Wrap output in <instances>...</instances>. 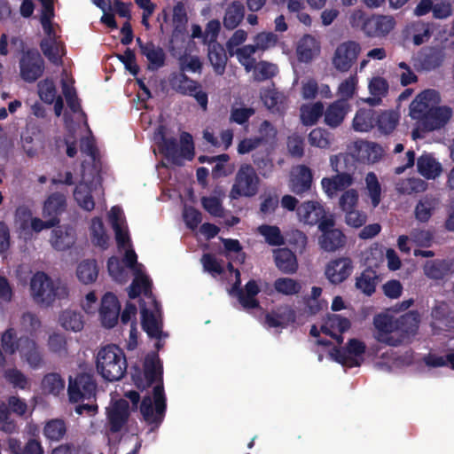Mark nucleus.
<instances>
[{
  "label": "nucleus",
  "instance_id": "obj_2",
  "mask_svg": "<svg viewBox=\"0 0 454 454\" xmlns=\"http://www.w3.org/2000/svg\"><path fill=\"white\" fill-rule=\"evenodd\" d=\"M96 367L105 380H120L127 372L124 351L115 344H108L101 348L97 355Z\"/></svg>",
  "mask_w": 454,
  "mask_h": 454
},
{
  "label": "nucleus",
  "instance_id": "obj_37",
  "mask_svg": "<svg viewBox=\"0 0 454 454\" xmlns=\"http://www.w3.org/2000/svg\"><path fill=\"white\" fill-rule=\"evenodd\" d=\"M172 20L174 25L172 36L177 37L184 35L186 33L188 17L184 4L182 2H178L174 5Z\"/></svg>",
  "mask_w": 454,
  "mask_h": 454
},
{
  "label": "nucleus",
  "instance_id": "obj_32",
  "mask_svg": "<svg viewBox=\"0 0 454 454\" xmlns=\"http://www.w3.org/2000/svg\"><path fill=\"white\" fill-rule=\"evenodd\" d=\"M321 248L326 252H335L346 244V236L337 229L321 234L319 238Z\"/></svg>",
  "mask_w": 454,
  "mask_h": 454
},
{
  "label": "nucleus",
  "instance_id": "obj_60",
  "mask_svg": "<svg viewBox=\"0 0 454 454\" xmlns=\"http://www.w3.org/2000/svg\"><path fill=\"white\" fill-rule=\"evenodd\" d=\"M257 51V48L254 44L244 45L241 48H238L234 54L241 65H243L247 71H250L252 65L254 62V59L252 56Z\"/></svg>",
  "mask_w": 454,
  "mask_h": 454
},
{
  "label": "nucleus",
  "instance_id": "obj_25",
  "mask_svg": "<svg viewBox=\"0 0 454 454\" xmlns=\"http://www.w3.org/2000/svg\"><path fill=\"white\" fill-rule=\"evenodd\" d=\"M312 181L311 169L306 165H300L291 178V191L297 195H301L310 190Z\"/></svg>",
  "mask_w": 454,
  "mask_h": 454
},
{
  "label": "nucleus",
  "instance_id": "obj_21",
  "mask_svg": "<svg viewBox=\"0 0 454 454\" xmlns=\"http://www.w3.org/2000/svg\"><path fill=\"white\" fill-rule=\"evenodd\" d=\"M427 278L434 280H442L453 272V262L447 259H434L427 261L423 266Z\"/></svg>",
  "mask_w": 454,
  "mask_h": 454
},
{
  "label": "nucleus",
  "instance_id": "obj_29",
  "mask_svg": "<svg viewBox=\"0 0 454 454\" xmlns=\"http://www.w3.org/2000/svg\"><path fill=\"white\" fill-rule=\"evenodd\" d=\"M417 168L418 172L427 179H434L442 170L441 164L428 153H423L418 158Z\"/></svg>",
  "mask_w": 454,
  "mask_h": 454
},
{
  "label": "nucleus",
  "instance_id": "obj_58",
  "mask_svg": "<svg viewBox=\"0 0 454 454\" xmlns=\"http://www.w3.org/2000/svg\"><path fill=\"white\" fill-rule=\"evenodd\" d=\"M134 278L138 279V285H139L144 295L147 298L152 299L155 311H157V312L160 311V304L156 300L154 295L153 294V292H152V285L153 284H152V281L149 278V277L146 276L145 274L140 272L139 270H137Z\"/></svg>",
  "mask_w": 454,
  "mask_h": 454
},
{
  "label": "nucleus",
  "instance_id": "obj_17",
  "mask_svg": "<svg viewBox=\"0 0 454 454\" xmlns=\"http://www.w3.org/2000/svg\"><path fill=\"white\" fill-rule=\"evenodd\" d=\"M383 149L377 143L358 141L355 144L354 154H348L350 157L349 162H353L354 159L364 164L375 163L379 161L382 156Z\"/></svg>",
  "mask_w": 454,
  "mask_h": 454
},
{
  "label": "nucleus",
  "instance_id": "obj_54",
  "mask_svg": "<svg viewBox=\"0 0 454 454\" xmlns=\"http://www.w3.org/2000/svg\"><path fill=\"white\" fill-rule=\"evenodd\" d=\"M366 189L373 207L379 206L381 200V185L375 173L369 172L365 176Z\"/></svg>",
  "mask_w": 454,
  "mask_h": 454
},
{
  "label": "nucleus",
  "instance_id": "obj_41",
  "mask_svg": "<svg viewBox=\"0 0 454 454\" xmlns=\"http://www.w3.org/2000/svg\"><path fill=\"white\" fill-rule=\"evenodd\" d=\"M434 94L435 91L434 90H426L418 96L419 100L413 101L410 107L412 119H417L419 121H421V118H423V115L429 109L427 101H429Z\"/></svg>",
  "mask_w": 454,
  "mask_h": 454
},
{
  "label": "nucleus",
  "instance_id": "obj_18",
  "mask_svg": "<svg viewBox=\"0 0 454 454\" xmlns=\"http://www.w3.org/2000/svg\"><path fill=\"white\" fill-rule=\"evenodd\" d=\"M120 310L119 301L113 293H106L101 300L99 314L102 325L106 328H113L118 321V314Z\"/></svg>",
  "mask_w": 454,
  "mask_h": 454
},
{
  "label": "nucleus",
  "instance_id": "obj_1",
  "mask_svg": "<svg viewBox=\"0 0 454 454\" xmlns=\"http://www.w3.org/2000/svg\"><path fill=\"white\" fill-rule=\"evenodd\" d=\"M132 380L135 386L141 391L147 389L153 384V398L150 395L143 397L140 403V395L135 390L125 393V397L131 402L132 411H139L144 421L151 426L150 432L158 429L164 420L167 411V398L163 387V366L155 352L147 354L143 364V372L138 368L132 373Z\"/></svg>",
  "mask_w": 454,
  "mask_h": 454
},
{
  "label": "nucleus",
  "instance_id": "obj_50",
  "mask_svg": "<svg viewBox=\"0 0 454 454\" xmlns=\"http://www.w3.org/2000/svg\"><path fill=\"white\" fill-rule=\"evenodd\" d=\"M2 349L8 355H14L20 348V338L14 328H7L0 336Z\"/></svg>",
  "mask_w": 454,
  "mask_h": 454
},
{
  "label": "nucleus",
  "instance_id": "obj_51",
  "mask_svg": "<svg viewBox=\"0 0 454 454\" xmlns=\"http://www.w3.org/2000/svg\"><path fill=\"white\" fill-rule=\"evenodd\" d=\"M67 427L63 419H51L48 421L43 428L44 436L51 441H59L66 434Z\"/></svg>",
  "mask_w": 454,
  "mask_h": 454
},
{
  "label": "nucleus",
  "instance_id": "obj_42",
  "mask_svg": "<svg viewBox=\"0 0 454 454\" xmlns=\"http://www.w3.org/2000/svg\"><path fill=\"white\" fill-rule=\"evenodd\" d=\"M65 388V380L57 372L47 373L42 380V389L46 394L59 395Z\"/></svg>",
  "mask_w": 454,
  "mask_h": 454
},
{
  "label": "nucleus",
  "instance_id": "obj_38",
  "mask_svg": "<svg viewBox=\"0 0 454 454\" xmlns=\"http://www.w3.org/2000/svg\"><path fill=\"white\" fill-rule=\"evenodd\" d=\"M352 125L356 131H370L375 126V113L372 110H358L353 119Z\"/></svg>",
  "mask_w": 454,
  "mask_h": 454
},
{
  "label": "nucleus",
  "instance_id": "obj_31",
  "mask_svg": "<svg viewBox=\"0 0 454 454\" xmlns=\"http://www.w3.org/2000/svg\"><path fill=\"white\" fill-rule=\"evenodd\" d=\"M142 55L148 60L149 70L155 71L165 66V51L161 47L156 46L152 41L148 42V45L144 47Z\"/></svg>",
  "mask_w": 454,
  "mask_h": 454
},
{
  "label": "nucleus",
  "instance_id": "obj_63",
  "mask_svg": "<svg viewBox=\"0 0 454 454\" xmlns=\"http://www.w3.org/2000/svg\"><path fill=\"white\" fill-rule=\"evenodd\" d=\"M117 58L132 75L136 76L139 73L136 54L130 48H127L123 54H118Z\"/></svg>",
  "mask_w": 454,
  "mask_h": 454
},
{
  "label": "nucleus",
  "instance_id": "obj_39",
  "mask_svg": "<svg viewBox=\"0 0 454 454\" xmlns=\"http://www.w3.org/2000/svg\"><path fill=\"white\" fill-rule=\"evenodd\" d=\"M90 239L94 246L103 250L108 247L109 238L106 233L103 221L99 217H94L91 220Z\"/></svg>",
  "mask_w": 454,
  "mask_h": 454
},
{
  "label": "nucleus",
  "instance_id": "obj_4",
  "mask_svg": "<svg viewBox=\"0 0 454 454\" xmlns=\"http://www.w3.org/2000/svg\"><path fill=\"white\" fill-rule=\"evenodd\" d=\"M349 160L350 157L343 153L331 156V167L337 175L321 180L322 188L328 197L333 198L338 192H345L354 183L353 174L347 167Z\"/></svg>",
  "mask_w": 454,
  "mask_h": 454
},
{
  "label": "nucleus",
  "instance_id": "obj_10",
  "mask_svg": "<svg viewBox=\"0 0 454 454\" xmlns=\"http://www.w3.org/2000/svg\"><path fill=\"white\" fill-rule=\"evenodd\" d=\"M365 350L366 346L363 341L357 339H350L346 348H341L334 347L331 352V356H333L336 362L342 365L356 367L360 365L356 357L362 356L365 353Z\"/></svg>",
  "mask_w": 454,
  "mask_h": 454
},
{
  "label": "nucleus",
  "instance_id": "obj_61",
  "mask_svg": "<svg viewBox=\"0 0 454 454\" xmlns=\"http://www.w3.org/2000/svg\"><path fill=\"white\" fill-rule=\"evenodd\" d=\"M203 269L212 277H216L224 273V268L213 254H204L200 259Z\"/></svg>",
  "mask_w": 454,
  "mask_h": 454
},
{
  "label": "nucleus",
  "instance_id": "obj_24",
  "mask_svg": "<svg viewBox=\"0 0 454 454\" xmlns=\"http://www.w3.org/2000/svg\"><path fill=\"white\" fill-rule=\"evenodd\" d=\"M276 267L285 274H294L298 269L297 258L291 249L283 247L273 250Z\"/></svg>",
  "mask_w": 454,
  "mask_h": 454
},
{
  "label": "nucleus",
  "instance_id": "obj_11",
  "mask_svg": "<svg viewBox=\"0 0 454 454\" xmlns=\"http://www.w3.org/2000/svg\"><path fill=\"white\" fill-rule=\"evenodd\" d=\"M360 51L359 43L354 41L340 43L333 58L334 67L340 72H348L356 61Z\"/></svg>",
  "mask_w": 454,
  "mask_h": 454
},
{
  "label": "nucleus",
  "instance_id": "obj_56",
  "mask_svg": "<svg viewBox=\"0 0 454 454\" xmlns=\"http://www.w3.org/2000/svg\"><path fill=\"white\" fill-rule=\"evenodd\" d=\"M38 94L42 101L51 105L57 98L56 86L51 79L46 78L37 84Z\"/></svg>",
  "mask_w": 454,
  "mask_h": 454
},
{
  "label": "nucleus",
  "instance_id": "obj_62",
  "mask_svg": "<svg viewBox=\"0 0 454 454\" xmlns=\"http://www.w3.org/2000/svg\"><path fill=\"white\" fill-rule=\"evenodd\" d=\"M278 73V67L267 61H260L254 68V79L258 82L266 81L274 77Z\"/></svg>",
  "mask_w": 454,
  "mask_h": 454
},
{
  "label": "nucleus",
  "instance_id": "obj_14",
  "mask_svg": "<svg viewBox=\"0 0 454 454\" xmlns=\"http://www.w3.org/2000/svg\"><path fill=\"white\" fill-rule=\"evenodd\" d=\"M20 358L25 361L30 368L36 370L43 364V354L37 342L28 337H20V348L18 349Z\"/></svg>",
  "mask_w": 454,
  "mask_h": 454
},
{
  "label": "nucleus",
  "instance_id": "obj_40",
  "mask_svg": "<svg viewBox=\"0 0 454 454\" xmlns=\"http://www.w3.org/2000/svg\"><path fill=\"white\" fill-rule=\"evenodd\" d=\"M40 49L48 60L56 65L62 64V57L59 53V43L56 38H43L40 42Z\"/></svg>",
  "mask_w": 454,
  "mask_h": 454
},
{
  "label": "nucleus",
  "instance_id": "obj_46",
  "mask_svg": "<svg viewBox=\"0 0 454 454\" xmlns=\"http://www.w3.org/2000/svg\"><path fill=\"white\" fill-rule=\"evenodd\" d=\"M295 321V312L292 309H286L285 313H267L265 324L270 328L285 327L289 322Z\"/></svg>",
  "mask_w": 454,
  "mask_h": 454
},
{
  "label": "nucleus",
  "instance_id": "obj_57",
  "mask_svg": "<svg viewBox=\"0 0 454 454\" xmlns=\"http://www.w3.org/2000/svg\"><path fill=\"white\" fill-rule=\"evenodd\" d=\"M310 145L318 148H328L331 145V133L322 128H316L309 134Z\"/></svg>",
  "mask_w": 454,
  "mask_h": 454
},
{
  "label": "nucleus",
  "instance_id": "obj_48",
  "mask_svg": "<svg viewBox=\"0 0 454 454\" xmlns=\"http://www.w3.org/2000/svg\"><path fill=\"white\" fill-rule=\"evenodd\" d=\"M18 430V423L12 416L8 405H5V402L0 401V431L12 434Z\"/></svg>",
  "mask_w": 454,
  "mask_h": 454
},
{
  "label": "nucleus",
  "instance_id": "obj_19",
  "mask_svg": "<svg viewBox=\"0 0 454 454\" xmlns=\"http://www.w3.org/2000/svg\"><path fill=\"white\" fill-rule=\"evenodd\" d=\"M395 20L392 16L372 15L365 24L364 34L371 37H380L389 34L395 27Z\"/></svg>",
  "mask_w": 454,
  "mask_h": 454
},
{
  "label": "nucleus",
  "instance_id": "obj_9",
  "mask_svg": "<svg viewBox=\"0 0 454 454\" xmlns=\"http://www.w3.org/2000/svg\"><path fill=\"white\" fill-rule=\"evenodd\" d=\"M20 75L27 82L37 81L44 73L45 62L36 49L24 51L19 61Z\"/></svg>",
  "mask_w": 454,
  "mask_h": 454
},
{
  "label": "nucleus",
  "instance_id": "obj_59",
  "mask_svg": "<svg viewBox=\"0 0 454 454\" xmlns=\"http://www.w3.org/2000/svg\"><path fill=\"white\" fill-rule=\"evenodd\" d=\"M4 377L13 387L26 389L28 387L27 376L17 368H11L4 371Z\"/></svg>",
  "mask_w": 454,
  "mask_h": 454
},
{
  "label": "nucleus",
  "instance_id": "obj_23",
  "mask_svg": "<svg viewBox=\"0 0 454 454\" xmlns=\"http://www.w3.org/2000/svg\"><path fill=\"white\" fill-rule=\"evenodd\" d=\"M75 231L71 226H59L51 232V247L58 251L69 249L75 242Z\"/></svg>",
  "mask_w": 454,
  "mask_h": 454
},
{
  "label": "nucleus",
  "instance_id": "obj_7",
  "mask_svg": "<svg viewBox=\"0 0 454 454\" xmlns=\"http://www.w3.org/2000/svg\"><path fill=\"white\" fill-rule=\"evenodd\" d=\"M169 85L178 94L193 97L202 109L206 110L208 103L207 92L201 90V85L188 77L184 73H172L168 78Z\"/></svg>",
  "mask_w": 454,
  "mask_h": 454
},
{
  "label": "nucleus",
  "instance_id": "obj_15",
  "mask_svg": "<svg viewBox=\"0 0 454 454\" xmlns=\"http://www.w3.org/2000/svg\"><path fill=\"white\" fill-rule=\"evenodd\" d=\"M354 269L353 262L348 257H340L331 260L325 266V274L333 285L344 282L351 275Z\"/></svg>",
  "mask_w": 454,
  "mask_h": 454
},
{
  "label": "nucleus",
  "instance_id": "obj_12",
  "mask_svg": "<svg viewBox=\"0 0 454 454\" xmlns=\"http://www.w3.org/2000/svg\"><path fill=\"white\" fill-rule=\"evenodd\" d=\"M130 416L129 403L125 399L115 401L113 405L106 411V419L109 431L116 434L121 431L127 424Z\"/></svg>",
  "mask_w": 454,
  "mask_h": 454
},
{
  "label": "nucleus",
  "instance_id": "obj_30",
  "mask_svg": "<svg viewBox=\"0 0 454 454\" xmlns=\"http://www.w3.org/2000/svg\"><path fill=\"white\" fill-rule=\"evenodd\" d=\"M245 6L240 1H233L228 5L223 16V26L226 29H235L244 20Z\"/></svg>",
  "mask_w": 454,
  "mask_h": 454
},
{
  "label": "nucleus",
  "instance_id": "obj_26",
  "mask_svg": "<svg viewBox=\"0 0 454 454\" xmlns=\"http://www.w3.org/2000/svg\"><path fill=\"white\" fill-rule=\"evenodd\" d=\"M66 197L59 193H51L44 201L43 207V216L44 218L59 220V215L66 210Z\"/></svg>",
  "mask_w": 454,
  "mask_h": 454
},
{
  "label": "nucleus",
  "instance_id": "obj_28",
  "mask_svg": "<svg viewBox=\"0 0 454 454\" xmlns=\"http://www.w3.org/2000/svg\"><path fill=\"white\" fill-rule=\"evenodd\" d=\"M260 293V287L254 279H250L245 285V290L241 289L237 295L238 300L245 309L260 308V302L256 295Z\"/></svg>",
  "mask_w": 454,
  "mask_h": 454
},
{
  "label": "nucleus",
  "instance_id": "obj_35",
  "mask_svg": "<svg viewBox=\"0 0 454 454\" xmlns=\"http://www.w3.org/2000/svg\"><path fill=\"white\" fill-rule=\"evenodd\" d=\"M98 275V269L94 259L83 260L77 266L76 276L85 285L93 283L97 279Z\"/></svg>",
  "mask_w": 454,
  "mask_h": 454
},
{
  "label": "nucleus",
  "instance_id": "obj_6",
  "mask_svg": "<svg viewBox=\"0 0 454 454\" xmlns=\"http://www.w3.org/2000/svg\"><path fill=\"white\" fill-rule=\"evenodd\" d=\"M260 179L250 164H243L239 168L230 197L237 200L239 197H253L258 192Z\"/></svg>",
  "mask_w": 454,
  "mask_h": 454
},
{
  "label": "nucleus",
  "instance_id": "obj_22",
  "mask_svg": "<svg viewBox=\"0 0 454 454\" xmlns=\"http://www.w3.org/2000/svg\"><path fill=\"white\" fill-rule=\"evenodd\" d=\"M380 281V277L378 272L372 267H367L356 278L355 286L363 294L371 297L375 293Z\"/></svg>",
  "mask_w": 454,
  "mask_h": 454
},
{
  "label": "nucleus",
  "instance_id": "obj_53",
  "mask_svg": "<svg viewBox=\"0 0 454 454\" xmlns=\"http://www.w3.org/2000/svg\"><path fill=\"white\" fill-rule=\"evenodd\" d=\"M258 231L270 246L278 247L285 244L280 229L276 225L262 224L258 227Z\"/></svg>",
  "mask_w": 454,
  "mask_h": 454
},
{
  "label": "nucleus",
  "instance_id": "obj_52",
  "mask_svg": "<svg viewBox=\"0 0 454 454\" xmlns=\"http://www.w3.org/2000/svg\"><path fill=\"white\" fill-rule=\"evenodd\" d=\"M274 289L284 295H295L301 290V285L290 278H278L274 281Z\"/></svg>",
  "mask_w": 454,
  "mask_h": 454
},
{
  "label": "nucleus",
  "instance_id": "obj_64",
  "mask_svg": "<svg viewBox=\"0 0 454 454\" xmlns=\"http://www.w3.org/2000/svg\"><path fill=\"white\" fill-rule=\"evenodd\" d=\"M288 243L294 250V253L302 254L308 244V237L303 231L294 230L289 234Z\"/></svg>",
  "mask_w": 454,
  "mask_h": 454
},
{
  "label": "nucleus",
  "instance_id": "obj_33",
  "mask_svg": "<svg viewBox=\"0 0 454 454\" xmlns=\"http://www.w3.org/2000/svg\"><path fill=\"white\" fill-rule=\"evenodd\" d=\"M324 104L321 101L304 104L300 108L301 121L305 126H313L324 116Z\"/></svg>",
  "mask_w": 454,
  "mask_h": 454
},
{
  "label": "nucleus",
  "instance_id": "obj_3",
  "mask_svg": "<svg viewBox=\"0 0 454 454\" xmlns=\"http://www.w3.org/2000/svg\"><path fill=\"white\" fill-rule=\"evenodd\" d=\"M30 293L34 301L41 307H49L56 299L68 296L67 287L59 282L55 283L43 271H37L31 278Z\"/></svg>",
  "mask_w": 454,
  "mask_h": 454
},
{
  "label": "nucleus",
  "instance_id": "obj_16",
  "mask_svg": "<svg viewBox=\"0 0 454 454\" xmlns=\"http://www.w3.org/2000/svg\"><path fill=\"white\" fill-rule=\"evenodd\" d=\"M350 111L349 102L345 98H339L324 108V123L330 129H337L342 125Z\"/></svg>",
  "mask_w": 454,
  "mask_h": 454
},
{
  "label": "nucleus",
  "instance_id": "obj_27",
  "mask_svg": "<svg viewBox=\"0 0 454 454\" xmlns=\"http://www.w3.org/2000/svg\"><path fill=\"white\" fill-rule=\"evenodd\" d=\"M207 56L215 73L218 75L223 74L228 59L225 49L215 39L208 44Z\"/></svg>",
  "mask_w": 454,
  "mask_h": 454
},
{
  "label": "nucleus",
  "instance_id": "obj_43",
  "mask_svg": "<svg viewBox=\"0 0 454 454\" xmlns=\"http://www.w3.org/2000/svg\"><path fill=\"white\" fill-rule=\"evenodd\" d=\"M399 121V115L394 111H384L375 117V124L384 134L391 133Z\"/></svg>",
  "mask_w": 454,
  "mask_h": 454
},
{
  "label": "nucleus",
  "instance_id": "obj_20",
  "mask_svg": "<svg viewBox=\"0 0 454 454\" xmlns=\"http://www.w3.org/2000/svg\"><path fill=\"white\" fill-rule=\"evenodd\" d=\"M325 214L324 207L317 201H305L297 207L300 221L311 226L316 225Z\"/></svg>",
  "mask_w": 454,
  "mask_h": 454
},
{
  "label": "nucleus",
  "instance_id": "obj_34",
  "mask_svg": "<svg viewBox=\"0 0 454 454\" xmlns=\"http://www.w3.org/2000/svg\"><path fill=\"white\" fill-rule=\"evenodd\" d=\"M438 205V200L433 196H425L416 205L415 207V217L421 223H427L433 215L436 207Z\"/></svg>",
  "mask_w": 454,
  "mask_h": 454
},
{
  "label": "nucleus",
  "instance_id": "obj_49",
  "mask_svg": "<svg viewBox=\"0 0 454 454\" xmlns=\"http://www.w3.org/2000/svg\"><path fill=\"white\" fill-rule=\"evenodd\" d=\"M316 41L311 35H304L297 47L298 58L302 62H309L316 54Z\"/></svg>",
  "mask_w": 454,
  "mask_h": 454
},
{
  "label": "nucleus",
  "instance_id": "obj_5",
  "mask_svg": "<svg viewBox=\"0 0 454 454\" xmlns=\"http://www.w3.org/2000/svg\"><path fill=\"white\" fill-rule=\"evenodd\" d=\"M182 145L179 147L176 138L161 136V143L159 145L160 153L166 160L176 166H183L184 160H192L194 157V145L192 137L183 132L181 135Z\"/></svg>",
  "mask_w": 454,
  "mask_h": 454
},
{
  "label": "nucleus",
  "instance_id": "obj_8",
  "mask_svg": "<svg viewBox=\"0 0 454 454\" xmlns=\"http://www.w3.org/2000/svg\"><path fill=\"white\" fill-rule=\"evenodd\" d=\"M97 383L90 373H77L74 378L69 377L67 393L71 403L96 398Z\"/></svg>",
  "mask_w": 454,
  "mask_h": 454
},
{
  "label": "nucleus",
  "instance_id": "obj_45",
  "mask_svg": "<svg viewBox=\"0 0 454 454\" xmlns=\"http://www.w3.org/2000/svg\"><path fill=\"white\" fill-rule=\"evenodd\" d=\"M408 33L411 35L412 42L417 46L427 42L432 34L429 23L421 21L413 22L410 26Z\"/></svg>",
  "mask_w": 454,
  "mask_h": 454
},
{
  "label": "nucleus",
  "instance_id": "obj_36",
  "mask_svg": "<svg viewBox=\"0 0 454 454\" xmlns=\"http://www.w3.org/2000/svg\"><path fill=\"white\" fill-rule=\"evenodd\" d=\"M141 325L149 337L156 339L160 337L161 327L153 312L145 307L141 308Z\"/></svg>",
  "mask_w": 454,
  "mask_h": 454
},
{
  "label": "nucleus",
  "instance_id": "obj_13",
  "mask_svg": "<svg viewBox=\"0 0 454 454\" xmlns=\"http://www.w3.org/2000/svg\"><path fill=\"white\" fill-rule=\"evenodd\" d=\"M452 111L448 106L431 107L419 121V128L429 132L442 128L451 118Z\"/></svg>",
  "mask_w": 454,
  "mask_h": 454
},
{
  "label": "nucleus",
  "instance_id": "obj_44",
  "mask_svg": "<svg viewBox=\"0 0 454 454\" xmlns=\"http://www.w3.org/2000/svg\"><path fill=\"white\" fill-rule=\"evenodd\" d=\"M74 198L78 205L86 211H92L95 207L94 199L86 184L80 183L74 191Z\"/></svg>",
  "mask_w": 454,
  "mask_h": 454
},
{
  "label": "nucleus",
  "instance_id": "obj_55",
  "mask_svg": "<svg viewBox=\"0 0 454 454\" xmlns=\"http://www.w3.org/2000/svg\"><path fill=\"white\" fill-rule=\"evenodd\" d=\"M261 98L268 109L278 112L283 104L284 96L274 88H268L261 91Z\"/></svg>",
  "mask_w": 454,
  "mask_h": 454
},
{
  "label": "nucleus",
  "instance_id": "obj_47",
  "mask_svg": "<svg viewBox=\"0 0 454 454\" xmlns=\"http://www.w3.org/2000/svg\"><path fill=\"white\" fill-rule=\"evenodd\" d=\"M61 325L66 330L79 332L83 328L82 315L74 310H65L59 317Z\"/></svg>",
  "mask_w": 454,
  "mask_h": 454
}]
</instances>
